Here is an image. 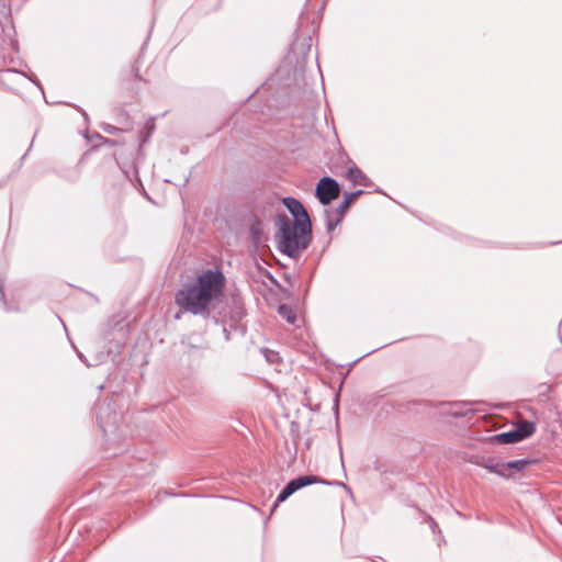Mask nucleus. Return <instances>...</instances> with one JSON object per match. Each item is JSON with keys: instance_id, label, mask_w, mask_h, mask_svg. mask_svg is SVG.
<instances>
[{"instance_id": "17", "label": "nucleus", "mask_w": 562, "mask_h": 562, "mask_svg": "<svg viewBox=\"0 0 562 562\" xmlns=\"http://www.w3.org/2000/svg\"><path fill=\"white\" fill-rule=\"evenodd\" d=\"M279 314L286 319L288 323L294 324L296 321V315L293 311L286 305H280Z\"/></svg>"}, {"instance_id": "19", "label": "nucleus", "mask_w": 562, "mask_h": 562, "mask_svg": "<svg viewBox=\"0 0 562 562\" xmlns=\"http://www.w3.org/2000/svg\"><path fill=\"white\" fill-rule=\"evenodd\" d=\"M102 130H103L105 133H108V134H112V135H114V134H116V133H119V132L121 131L119 127H115V126H113V125H111V124H104V125L102 126Z\"/></svg>"}, {"instance_id": "13", "label": "nucleus", "mask_w": 562, "mask_h": 562, "mask_svg": "<svg viewBox=\"0 0 562 562\" xmlns=\"http://www.w3.org/2000/svg\"><path fill=\"white\" fill-rule=\"evenodd\" d=\"M520 440L529 438L536 431V425L532 422L522 420L515 427Z\"/></svg>"}, {"instance_id": "2", "label": "nucleus", "mask_w": 562, "mask_h": 562, "mask_svg": "<svg viewBox=\"0 0 562 562\" xmlns=\"http://www.w3.org/2000/svg\"><path fill=\"white\" fill-rule=\"evenodd\" d=\"M280 240L279 249L290 258H296L305 250L312 240V224L293 223L286 215L279 216Z\"/></svg>"}, {"instance_id": "4", "label": "nucleus", "mask_w": 562, "mask_h": 562, "mask_svg": "<svg viewBox=\"0 0 562 562\" xmlns=\"http://www.w3.org/2000/svg\"><path fill=\"white\" fill-rule=\"evenodd\" d=\"M316 483L330 484L329 482L322 480L321 477L313 474L301 475L292 479L279 493L272 510L278 506V504L286 501L292 494H294L299 490Z\"/></svg>"}, {"instance_id": "18", "label": "nucleus", "mask_w": 562, "mask_h": 562, "mask_svg": "<svg viewBox=\"0 0 562 562\" xmlns=\"http://www.w3.org/2000/svg\"><path fill=\"white\" fill-rule=\"evenodd\" d=\"M263 353H265L267 361H269L271 363H273L279 358L278 353L274 351L265 350Z\"/></svg>"}, {"instance_id": "23", "label": "nucleus", "mask_w": 562, "mask_h": 562, "mask_svg": "<svg viewBox=\"0 0 562 562\" xmlns=\"http://www.w3.org/2000/svg\"><path fill=\"white\" fill-rule=\"evenodd\" d=\"M1 295H4L3 289L0 288Z\"/></svg>"}, {"instance_id": "20", "label": "nucleus", "mask_w": 562, "mask_h": 562, "mask_svg": "<svg viewBox=\"0 0 562 562\" xmlns=\"http://www.w3.org/2000/svg\"><path fill=\"white\" fill-rule=\"evenodd\" d=\"M0 5L2 7V9H3V11H4V15H3L4 20H5L8 23H10V24H11V20H10V18H9V15L7 14V11H8V10H7V7H5L4 2H2V1H1V2H0Z\"/></svg>"}, {"instance_id": "10", "label": "nucleus", "mask_w": 562, "mask_h": 562, "mask_svg": "<svg viewBox=\"0 0 562 562\" xmlns=\"http://www.w3.org/2000/svg\"><path fill=\"white\" fill-rule=\"evenodd\" d=\"M346 178L359 186L369 187L371 184L370 179L356 165L348 168Z\"/></svg>"}, {"instance_id": "15", "label": "nucleus", "mask_w": 562, "mask_h": 562, "mask_svg": "<svg viewBox=\"0 0 562 562\" xmlns=\"http://www.w3.org/2000/svg\"><path fill=\"white\" fill-rule=\"evenodd\" d=\"M530 463L529 460H525V459H518V460H513V461H507V462H503V465H504V472H507V473H510L512 474V470L516 471V472H520L522 470H525V468Z\"/></svg>"}, {"instance_id": "12", "label": "nucleus", "mask_w": 562, "mask_h": 562, "mask_svg": "<svg viewBox=\"0 0 562 562\" xmlns=\"http://www.w3.org/2000/svg\"><path fill=\"white\" fill-rule=\"evenodd\" d=\"M479 465L485 468L492 473H495L502 477H510V473L504 472L503 462H494L492 460H482L477 462Z\"/></svg>"}, {"instance_id": "21", "label": "nucleus", "mask_w": 562, "mask_h": 562, "mask_svg": "<svg viewBox=\"0 0 562 562\" xmlns=\"http://www.w3.org/2000/svg\"><path fill=\"white\" fill-rule=\"evenodd\" d=\"M8 37H9L10 45H11L12 49L15 50L16 49V45H18L16 42L11 37L10 34H8Z\"/></svg>"}, {"instance_id": "22", "label": "nucleus", "mask_w": 562, "mask_h": 562, "mask_svg": "<svg viewBox=\"0 0 562 562\" xmlns=\"http://www.w3.org/2000/svg\"><path fill=\"white\" fill-rule=\"evenodd\" d=\"M77 355H78L79 359H80L82 362H85L87 366H90V364L87 362L86 357H85L81 352L77 351Z\"/></svg>"}, {"instance_id": "14", "label": "nucleus", "mask_w": 562, "mask_h": 562, "mask_svg": "<svg viewBox=\"0 0 562 562\" xmlns=\"http://www.w3.org/2000/svg\"><path fill=\"white\" fill-rule=\"evenodd\" d=\"M492 439L502 443H517L521 441L515 428L506 432L497 434L493 436Z\"/></svg>"}, {"instance_id": "5", "label": "nucleus", "mask_w": 562, "mask_h": 562, "mask_svg": "<svg viewBox=\"0 0 562 562\" xmlns=\"http://www.w3.org/2000/svg\"><path fill=\"white\" fill-rule=\"evenodd\" d=\"M340 194L339 183L331 177H323L316 184L315 195L323 205L330 204Z\"/></svg>"}, {"instance_id": "11", "label": "nucleus", "mask_w": 562, "mask_h": 562, "mask_svg": "<svg viewBox=\"0 0 562 562\" xmlns=\"http://www.w3.org/2000/svg\"><path fill=\"white\" fill-rule=\"evenodd\" d=\"M363 194V190H357L355 192H346L342 202L335 209V214L345 216L348 207L357 200L358 196Z\"/></svg>"}, {"instance_id": "7", "label": "nucleus", "mask_w": 562, "mask_h": 562, "mask_svg": "<svg viewBox=\"0 0 562 562\" xmlns=\"http://www.w3.org/2000/svg\"><path fill=\"white\" fill-rule=\"evenodd\" d=\"M95 415L99 427L103 432L106 431L108 426L116 425L119 420V416L111 403L98 406Z\"/></svg>"}, {"instance_id": "6", "label": "nucleus", "mask_w": 562, "mask_h": 562, "mask_svg": "<svg viewBox=\"0 0 562 562\" xmlns=\"http://www.w3.org/2000/svg\"><path fill=\"white\" fill-rule=\"evenodd\" d=\"M282 203L286 207V210L291 213V215L294 217L293 223L305 224V227L308 224H312L307 211L305 210L304 205L297 199L292 198V196H286V198H283Z\"/></svg>"}, {"instance_id": "9", "label": "nucleus", "mask_w": 562, "mask_h": 562, "mask_svg": "<svg viewBox=\"0 0 562 562\" xmlns=\"http://www.w3.org/2000/svg\"><path fill=\"white\" fill-rule=\"evenodd\" d=\"M228 308L229 310L226 316H228L234 324L240 322L243 317L246 315L244 303L239 296H233L231 299Z\"/></svg>"}, {"instance_id": "1", "label": "nucleus", "mask_w": 562, "mask_h": 562, "mask_svg": "<svg viewBox=\"0 0 562 562\" xmlns=\"http://www.w3.org/2000/svg\"><path fill=\"white\" fill-rule=\"evenodd\" d=\"M225 277L220 270H205L198 276L196 280L186 283L175 294V303L180 314L190 313L207 318L211 315V307L221 300L224 294Z\"/></svg>"}, {"instance_id": "16", "label": "nucleus", "mask_w": 562, "mask_h": 562, "mask_svg": "<svg viewBox=\"0 0 562 562\" xmlns=\"http://www.w3.org/2000/svg\"><path fill=\"white\" fill-rule=\"evenodd\" d=\"M335 213V211L327 209L325 210L326 215V229L328 233L333 232L342 221L344 216H340V214H336V218H333L331 215Z\"/></svg>"}, {"instance_id": "24", "label": "nucleus", "mask_w": 562, "mask_h": 562, "mask_svg": "<svg viewBox=\"0 0 562 562\" xmlns=\"http://www.w3.org/2000/svg\"><path fill=\"white\" fill-rule=\"evenodd\" d=\"M1 295H4L3 289L0 288Z\"/></svg>"}, {"instance_id": "8", "label": "nucleus", "mask_w": 562, "mask_h": 562, "mask_svg": "<svg viewBox=\"0 0 562 562\" xmlns=\"http://www.w3.org/2000/svg\"><path fill=\"white\" fill-rule=\"evenodd\" d=\"M25 79H27V77L23 72L13 68L0 70V83L10 90H14L15 87Z\"/></svg>"}, {"instance_id": "3", "label": "nucleus", "mask_w": 562, "mask_h": 562, "mask_svg": "<svg viewBox=\"0 0 562 562\" xmlns=\"http://www.w3.org/2000/svg\"><path fill=\"white\" fill-rule=\"evenodd\" d=\"M316 483L330 484L329 482L322 480L321 477L313 474L301 475L292 479L279 493L272 510L278 506V504L286 501L292 494H294L299 490Z\"/></svg>"}]
</instances>
